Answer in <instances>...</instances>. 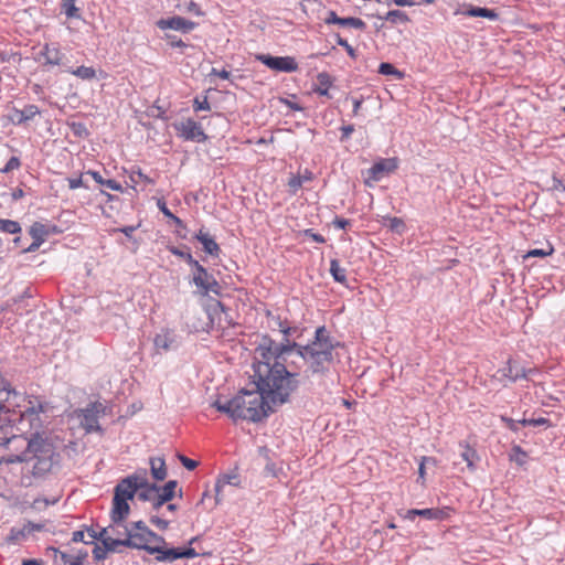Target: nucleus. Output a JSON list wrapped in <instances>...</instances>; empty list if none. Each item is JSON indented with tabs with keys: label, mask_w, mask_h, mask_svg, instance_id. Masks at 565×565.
I'll use <instances>...</instances> for the list:
<instances>
[{
	"label": "nucleus",
	"mask_w": 565,
	"mask_h": 565,
	"mask_svg": "<svg viewBox=\"0 0 565 565\" xmlns=\"http://www.w3.org/2000/svg\"><path fill=\"white\" fill-rule=\"evenodd\" d=\"M279 377L256 379V391H242L234 398L222 402L220 398L212 403L218 412L226 414L234 420L246 419L258 422L268 413L288 403L295 391L289 383L286 386L276 385Z\"/></svg>",
	"instance_id": "1"
},
{
	"label": "nucleus",
	"mask_w": 565,
	"mask_h": 565,
	"mask_svg": "<svg viewBox=\"0 0 565 565\" xmlns=\"http://www.w3.org/2000/svg\"><path fill=\"white\" fill-rule=\"evenodd\" d=\"M146 483L142 475L126 477L121 479L114 490L113 507L110 511L111 523L103 527L98 533L88 530L89 539L100 540L108 551H115L117 546H127V539L130 537L132 530L126 524L125 520L129 515V500H132L137 488Z\"/></svg>",
	"instance_id": "2"
},
{
	"label": "nucleus",
	"mask_w": 565,
	"mask_h": 565,
	"mask_svg": "<svg viewBox=\"0 0 565 565\" xmlns=\"http://www.w3.org/2000/svg\"><path fill=\"white\" fill-rule=\"evenodd\" d=\"M297 343H276L267 335H263L255 348L254 370L255 377L267 380V377H279L276 385L286 386L291 384V391L298 388L297 373L287 369L294 358V349Z\"/></svg>",
	"instance_id": "3"
},
{
	"label": "nucleus",
	"mask_w": 565,
	"mask_h": 565,
	"mask_svg": "<svg viewBox=\"0 0 565 565\" xmlns=\"http://www.w3.org/2000/svg\"><path fill=\"white\" fill-rule=\"evenodd\" d=\"M45 406L36 397H30L11 390L9 385L0 387V425L7 422L29 423L31 429L42 427L41 414Z\"/></svg>",
	"instance_id": "4"
},
{
	"label": "nucleus",
	"mask_w": 565,
	"mask_h": 565,
	"mask_svg": "<svg viewBox=\"0 0 565 565\" xmlns=\"http://www.w3.org/2000/svg\"><path fill=\"white\" fill-rule=\"evenodd\" d=\"M127 546L156 555V561L160 563H172L179 558H193L199 555L193 547H170L162 536L147 526H142V532L132 531L127 539Z\"/></svg>",
	"instance_id": "5"
},
{
	"label": "nucleus",
	"mask_w": 565,
	"mask_h": 565,
	"mask_svg": "<svg viewBox=\"0 0 565 565\" xmlns=\"http://www.w3.org/2000/svg\"><path fill=\"white\" fill-rule=\"evenodd\" d=\"M17 422H7L0 425V446H4L9 451L0 458V465L29 461L31 452L42 438L38 433L31 438L24 436L26 426L31 429L28 422L21 425L22 427L17 428V431L21 434L14 433L13 424Z\"/></svg>",
	"instance_id": "6"
},
{
	"label": "nucleus",
	"mask_w": 565,
	"mask_h": 565,
	"mask_svg": "<svg viewBox=\"0 0 565 565\" xmlns=\"http://www.w3.org/2000/svg\"><path fill=\"white\" fill-rule=\"evenodd\" d=\"M333 344L331 343L324 327L316 331V339L306 347L298 345L294 349L291 364L298 366V362L307 364L312 373L324 372L332 363Z\"/></svg>",
	"instance_id": "7"
},
{
	"label": "nucleus",
	"mask_w": 565,
	"mask_h": 565,
	"mask_svg": "<svg viewBox=\"0 0 565 565\" xmlns=\"http://www.w3.org/2000/svg\"><path fill=\"white\" fill-rule=\"evenodd\" d=\"M34 461L32 475L43 477L49 473L55 463V450L53 445L46 439L41 438L35 449L31 452L29 461Z\"/></svg>",
	"instance_id": "8"
},
{
	"label": "nucleus",
	"mask_w": 565,
	"mask_h": 565,
	"mask_svg": "<svg viewBox=\"0 0 565 565\" xmlns=\"http://www.w3.org/2000/svg\"><path fill=\"white\" fill-rule=\"evenodd\" d=\"M105 412L106 407L104 404L99 402L92 403L86 408L81 409L77 413L81 426L88 434L93 431H102L98 419L100 416L105 415Z\"/></svg>",
	"instance_id": "9"
},
{
	"label": "nucleus",
	"mask_w": 565,
	"mask_h": 565,
	"mask_svg": "<svg viewBox=\"0 0 565 565\" xmlns=\"http://www.w3.org/2000/svg\"><path fill=\"white\" fill-rule=\"evenodd\" d=\"M186 257L189 262L193 263V265L195 266L196 270L193 275V281L196 285V287L202 289L204 294H218L220 286L215 278L212 275H210L206 271V269L203 266H201L196 260H193L190 254H188Z\"/></svg>",
	"instance_id": "10"
},
{
	"label": "nucleus",
	"mask_w": 565,
	"mask_h": 565,
	"mask_svg": "<svg viewBox=\"0 0 565 565\" xmlns=\"http://www.w3.org/2000/svg\"><path fill=\"white\" fill-rule=\"evenodd\" d=\"M256 58L268 68L276 72L291 73L298 70V64L292 56H271L267 54H259Z\"/></svg>",
	"instance_id": "11"
},
{
	"label": "nucleus",
	"mask_w": 565,
	"mask_h": 565,
	"mask_svg": "<svg viewBox=\"0 0 565 565\" xmlns=\"http://www.w3.org/2000/svg\"><path fill=\"white\" fill-rule=\"evenodd\" d=\"M174 128L178 131L179 136L185 140L203 142L207 138L201 125L191 118L184 119L175 124Z\"/></svg>",
	"instance_id": "12"
},
{
	"label": "nucleus",
	"mask_w": 565,
	"mask_h": 565,
	"mask_svg": "<svg viewBox=\"0 0 565 565\" xmlns=\"http://www.w3.org/2000/svg\"><path fill=\"white\" fill-rule=\"evenodd\" d=\"M397 167L398 161L396 158L381 159L380 161L375 162L369 170V178L365 180V184L367 186H372L373 182L379 181L383 174L394 172Z\"/></svg>",
	"instance_id": "13"
},
{
	"label": "nucleus",
	"mask_w": 565,
	"mask_h": 565,
	"mask_svg": "<svg viewBox=\"0 0 565 565\" xmlns=\"http://www.w3.org/2000/svg\"><path fill=\"white\" fill-rule=\"evenodd\" d=\"M526 377V371L523 367H519L513 360H508L507 364L499 369L492 376L493 380L498 381L502 385H507V382H515L518 379Z\"/></svg>",
	"instance_id": "14"
},
{
	"label": "nucleus",
	"mask_w": 565,
	"mask_h": 565,
	"mask_svg": "<svg viewBox=\"0 0 565 565\" xmlns=\"http://www.w3.org/2000/svg\"><path fill=\"white\" fill-rule=\"evenodd\" d=\"M156 24L162 31L174 30L180 31L182 33H189L198 26V23L180 15L160 19L157 21Z\"/></svg>",
	"instance_id": "15"
},
{
	"label": "nucleus",
	"mask_w": 565,
	"mask_h": 565,
	"mask_svg": "<svg viewBox=\"0 0 565 565\" xmlns=\"http://www.w3.org/2000/svg\"><path fill=\"white\" fill-rule=\"evenodd\" d=\"M452 509L449 507L434 509H412L407 511L406 518L412 520L415 515L423 516L427 520H447L451 516Z\"/></svg>",
	"instance_id": "16"
},
{
	"label": "nucleus",
	"mask_w": 565,
	"mask_h": 565,
	"mask_svg": "<svg viewBox=\"0 0 565 565\" xmlns=\"http://www.w3.org/2000/svg\"><path fill=\"white\" fill-rule=\"evenodd\" d=\"M29 234L33 242L30 246L23 249V253H33L38 250L50 235V230L44 224L35 222L31 225Z\"/></svg>",
	"instance_id": "17"
},
{
	"label": "nucleus",
	"mask_w": 565,
	"mask_h": 565,
	"mask_svg": "<svg viewBox=\"0 0 565 565\" xmlns=\"http://www.w3.org/2000/svg\"><path fill=\"white\" fill-rule=\"evenodd\" d=\"M227 486L239 487L241 479L236 473L223 475L221 476L215 483V501L218 504L224 495L225 488Z\"/></svg>",
	"instance_id": "18"
},
{
	"label": "nucleus",
	"mask_w": 565,
	"mask_h": 565,
	"mask_svg": "<svg viewBox=\"0 0 565 565\" xmlns=\"http://www.w3.org/2000/svg\"><path fill=\"white\" fill-rule=\"evenodd\" d=\"M141 473H142V477L145 478L146 483L143 486L138 487L136 493H138V497L140 500L148 501V500H151L152 497L156 494L157 486L149 484L148 477H147V470L142 469V470L136 471L135 473L130 475L129 477H135V476L140 477Z\"/></svg>",
	"instance_id": "19"
},
{
	"label": "nucleus",
	"mask_w": 565,
	"mask_h": 565,
	"mask_svg": "<svg viewBox=\"0 0 565 565\" xmlns=\"http://www.w3.org/2000/svg\"><path fill=\"white\" fill-rule=\"evenodd\" d=\"M173 343L174 337L170 331H162L158 333L153 339L154 348L159 353L170 350Z\"/></svg>",
	"instance_id": "20"
},
{
	"label": "nucleus",
	"mask_w": 565,
	"mask_h": 565,
	"mask_svg": "<svg viewBox=\"0 0 565 565\" xmlns=\"http://www.w3.org/2000/svg\"><path fill=\"white\" fill-rule=\"evenodd\" d=\"M196 239L203 245L204 250L210 255H218L220 247L209 233L202 230L195 235Z\"/></svg>",
	"instance_id": "21"
},
{
	"label": "nucleus",
	"mask_w": 565,
	"mask_h": 565,
	"mask_svg": "<svg viewBox=\"0 0 565 565\" xmlns=\"http://www.w3.org/2000/svg\"><path fill=\"white\" fill-rule=\"evenodd\" d=\"M41 56L44 57L45 64L55 66L61 64L63 55L57 47L45 44L41 51Z\"/></svg>",
	"instance_id": "22"
},
{
	"label": "nucleus",
	"mask_w": 565,
	"mask_h": 565,
	"mask_svg": "<svg viewBox=\"0 0 565 565\" xmlns=\"http://www.w3.org/2000/svg\"><path fill=\"white\" fill-rule=\"evenodd\" d=\"M150 468L153 478L158 481H162L167 477V468L164 459L161 457L150 459Z\"/></svg>",
	"instance_id": "23"
},
{
	"label": "nucleus",
	"mask_w": 565,
	"mask_h": 565,
	"mask_svg": "<svg viewBox=\"0 0 565 565\" xmlns=\"http://www.w3.org/2000/svg\"><path fill=\"white\" fill-rule=\"evenodd\" d=\"M317 83L318 85L315 90L321 96H327L329 88L332 85L331 76L326 72H321L317 75Z\"/></svg>",
	"instance_id": "24"
},
{
	"label": "nucleus",
	"mask_w": 565,
	"mask_h": 565,
	"mask_svg": "<svg viewBox=\"0 0 565 565\" xmlns=\"http://www.w3.org/2000/svg\"><path fill=\"white\" fill-rule=\"evenodd\" d=\"M465 14L469 17H480L487 18L490 20H495L498 18V13L494 10H490L487 8L471 7L469 8Z\"/></svg>",
	"instance_id": "25"
},
{
	"label": "nucleus",
	"mask_w": 565,
	"mask_h": 565,
	"mask_svg": "<svg viewBox=\"0 0 565 565\" xmlns=\"http://www.w3.org/2000/svg\"><path fill=\"white\" fill-rule=\"evenodd\" d=\"M382 19L393 24L409 22V17L402 10H391Z\"/></svg>",
	"instance_id": "26"
},
{
	"label": "nucleus",
	"mask_w": 565,
	"mask_h": 565,
	"mask_svg": "<svg viewBox=\"0 0 565 565\" xmlns=\"http://www.w3.org/2000/svg\"><path fill=\"white\" fill-rule=\"evenodd\" d=\"M38 114H39V108L34 105H29L22 110H15L14 119L19 124H21L25 120L32 119Z\"/></svg>",
	"instance_id": "27"
},
{
	"label": "nucleus",
	"mask_w": 565,
	"mask_h": 565,
	"mask_svg": "<svg viewBox=\"0 0 565 565\" xmlns=\"http://www.w3.org/2000/svg\"><path fill=\"white\" fill-rule=\"evenodd\" d=\"M177 488V481L170 480L163 487H157L156 493L162 497L163 501H170L174 497V490Z\"/></svg>",
	"instance_id": "28"
},
{
	"label": "nucleus",
	"mask_w": 565,
	"mask_h": 565,
	"mask_svg": "<svg viewBox=\"0 0 565 565\" xmlns=\"http://www.w3.org/2000/svg\"><path fill=\"white\" fill-rule=\"evenodd\" d=\"M87 174H89L97 183L102 184V185H106L107 188H109L110 190H114V191H121V185L115 181V180H111V179H104L98 172L96 171H87Z\"/></svg>",
	"instance_id": "29"
},
{
	"label": "nucleus",
	"mask_w": 565,
	"mask_h": 565,
	"mask_svg": "<svg viewBox=\"0 0 565 565\" xmlns=\"http://www.w3.org/2000/svg\"><path fill=\"white\" fill-rule=\"evenodd\" d=\"M461 458L467 462V467L470 471L476 470V461L479 459V457L473 448L466 445L465 451L461 454Z\"/></svg>",
	"instance_id": "30"
},
{
	"label": "nucleus",
	"mask_w": 565,
	"mask_h": 565,
	"mask_svg": "<svg viewBox=\"0 0 565 565\" xmlns=\"http://www.w3.org/2000/svg\"><path fill=\"white\" fill-rule=\"evenodd\" d=\"M330 273L335 281L341 282V284L345 282V280H347L345 269L340 266V264L337 259H332L330 262Z\"/></svg>",
	"instance_id": "31"
},
{
	"label": "nucleus",
	"mask_w": 565,
	"mask_h": 565,
	"mask_svg": "<svg viewBox=\"0 0 565 565\" xmlns=\"http://www.w3.org/2000/svg\"><path fill=\"white\" fill-rule=\"evenodd\" d=\"M426 465L436 466L437 460L433 457H427V456L422 457L419 467H418V480H417L422 486H425V477H426L425 466Z\"/></svg>",
	"instance_id": "32"
},
{
	"label": "nucleus",
	"mask_w": 565,
	"mask_h": 565,
	"mask_svg": "<svg viewBox=\"0 0 565 565\" xmlns=\"http://www.w3.org/2000/svg\"><path fill=\"white\" fill-rule=\"evenodd\" d=\"M71 73L81 79H93L96 77V71L89 66H79L72 70Z\"/></svg>",
	"instance_id": "33"
},
{
	"label": "nucleus",
	"mask_w": 565,
	"mask_h": 565,
	"mask_svg": "<svg viewBox=\"0 0 565 565\" xmlns=\"http://www.w3.org/2000/svg\"><path fill=\"white\" fill-rule=\"evenodd\" d=\"M0 230L6 233L15 234L21 231V226L15 221L0 218Z\"/></svg>",
	"instance_id": "34"
},
{
	"label": "nucleus",
	"mask_w": 565,
	"mask_h": 565,
	"mask_svg": "<svg viewBox=\"0 0 565 565\" xmlns=\"http://www.w3.org/2000/svg\"><path fill=\"white\" fill-rule=\"evenodd\" d=\"M379 73L382 75H394L399 79L404 76L403 73L391 63H381L379 66Z\"/></svg>",
	"instance_id": "35"
},
{
	"label": "nucleus",
	"mask_w": 565,
	"mask_h": 565,
	"mask_svg": "<svg viewBox=\"0 0 565 565\" xmlns=\"http://www.w3.org/2000/svg\"><path fill=\"white\" fill-rule=\"evenodd\" d=\"M339 24L342 26H352L354 29L363 30L365 22L359 18H340Z\"/></svg>",
	"instance_id": "36"
},
{
	"label": "nucleus",
	"mask_w": 565,
	"mask_h": 565,
	"mask_svg": "<svg viewBox=\"0 0 565 565\" xmlns=\"http://www.w3.org/2000/svg\"><path fill=\"white\" fill-rule=\"evenodd\" d=\"M157 205H158L159 210L164 214V216L171 218L177 226H179V227L183 226V222L178 216H175L173 213H171V211L167 207L166 202L163 200H158Z\"/></svg>",
	"instance_id": "37"
},
{
	"label": "nucleus",
	"mask_w": 565,
	"mask_h": 565,
	"mask_svg": "<svg viewBox=\"0 0 565 565\" xmlns=\"http://www.w3.org/2000/svg\"><path fill=\"white\" fill-rule=\"evenodd\" d=\"M510 459L516 462L519 466H522L526 461V452L522 450L520 446H514L512 448V452L510 455Z\"/></svg>",
	"instance_id": "38"
},
{
	"label": "nucleus",
	"mask_w": 565,
	"mask_h": 565,
	"mask_svg": "<svg viewBox=\"0 0 565 565\" xmlns=\"http://www.w3.org/2000/svg\"><path fill=\"white\" fill-rule=\"evenodd\" d=\"M63 9L67 18H78V8L75 0H63Z\"/></svg>",
	"instance_id": "39"
},
{
	"label": "nucleus",
	"mask_w": 565,
	"mask_h": 565,
	"mask_svg": "<svg viewBox=\"0 0 565 565\" xmlns=\"http://www.w3.org/2000/svg\"><path fill=\"white\" fill-rule=\"evenodd\" d=\"M58 501L57 498L55 499H52V500H49V499H41V498H38L33 501L31 508L35 511H42L43 509H45L46 507H49L50 504H54Z\"/></svg>",
	"instance_id": "40"
},
{
	"label": "nucleus",
	"mask_w": 565,
	"mask_h": 565,
	"mask_svg": "<svg viewBox=\"0 0 565 565\" xmlns=\"http://www.w3.org/2000/svg\"><path fill=\"white\" fill-rule=\"evenodd\" d=\"M553 253H554V248L552 246H550L547 249L535 248V249L529 250L524 255V258H529V257H546V256H551Z\"/></svg>",
	"instance_id": "41"
},
{
	"label": "nucleus",
	"mask_w": 565,
	"mask_h": 565,
	"mask_svg": "<svg viewBox=\"0 0 565 565\" xmlns=\"http://www.w3.org/2000/svg\"><path fill=\"white\" fill-rule=\"evenodd\" d=\"M390 221V228L392 231H395V232H403L404 228H405V224L403 222V220L398 218V217H391L388 218Z\"/></svg>",
	"instance_id": "42"
},
{
	"label": "nucleus",
	"mask_w": 565,
	"mask_h": 565,
	"mask_svg": "<svg viewBox=\"0 0 565 565\" xmlns=\"http://www.w3.org/2000/svg\"><path fill=\"white\" fill-rule=\"evenodd\" d=\"M178 458L180 462L183 465V467L186 468L188 470H194L199 466L198 461L190 459L183 455H178Z\"/></svg>",
	"instance_id": "43"
},
{
	"label": "nucleus",
	"mask_w": 565,
	"mask_h": 565,
	"mask_svg": "<svg viewBox=\"0 0 565 565\" xmlns=\"http://www.w3.org/2000/svg\"><path fill=\"white\" fill-rule=\"evenodd\" d=\"M20 167V160L17 157L10 158L4 168L0 169L2 173H8L12 170H15Z\"/></svg>",
	"instance_id": "44"
},
{
	"label": "nucleus",
	"mask_w": 565,
	"mask_h": 565,
	"mask_svg": "<svg viewBox=\"0 0 565 565\" xmlns=\"http://www.w3.org/2000/svg\"><path fill=\"white\" fill-rule=\"evenodd\" d=\"M26 532L24 527L22 529H12L10 532L9 540L12 542H18L26 536Z\"/></svg>",
	"instance_id": "45"
},
{
	"label": "nucleus",
	"mask_w": 565,
	"mask_h": 565,
	"mask_svg": "<svg viewBox=\"0 0 565 565\" xmlns=\"http://www.w3.org/2000/svg\"><path fill=\"white\" fill-rule=\"evenodd\" d=\"M337 43H338L340 46L344 47V49H345V51L348 52V54H349L351 57L355 58V56H356V54H355V50H354V49H353V47L348 43V41H347V40L342 39L341 36H338V39H337Z\"/></svg>",
	"instance_id": "46"
},
{
	"label": "nucleus",
	"mask_w": 565,
	"mask_h": 565,
	"mask_svg": "<svg viewBox=\"0 0 565 565\" xmlns=\"http://www.w3.org/2000/svg\"><path fill=\"white\" fill-rule=\"evenodd\" d=\"M520 424L522 425H532V426H542V425H546L548 423V420L544 417H540V418H533V419H522L519 422Z\"/></svg>",
	"instance_id": "47"
},
{
	"label": "nucleus",
	"mask_w": 565,
	"mask_h": 565,
	"mask_svg": "<svg viewBox=\"0 0 565 565\" xmlns=\"http://www.w3.org/2000/svg\"><path fill=\"white\" fill-rule=\"evenodd\" d=\"M391 2L398 7H413L420 4L418 0H386L387 4H391Z\"/></svg>",
	"instance_id": "48"
},
{
	"label": "nucleus",
	"mask_w": 565,
	"mask_h": 565,
	"mask_svg": "<svg viewBox=\"0 0 565 565\" xmlns=\"http://www.w3.org/2000/svg\"><path fill=\"white\" fill-rule=\"evenodd\" d=\"M185 10L190 13L198 15V17L204 15V12L201 10L200 6L198 3H195L194 1H190L186 4Z\"/></svg>",
	"instance_id": "49"
},
{
	"label": "nucleus",
	"mask_w": 565,
	"mask_h": 565,
	"mask_svg": "<svg viewBox=\"0 0 565 565\" xmlns=\"http://www.w3.org/2000/svg\"><path fill=\"white\" fill-rule=\"evenodd\" d=\"M303 183V179L300 175H294L290 178L288 184L292 189V191H297Z\"/></svg>",
	"instance_id": "50"
},
{
	"label": "nucleus",
	"mask_w": 565,
	"mask_h": 565,
	"mask_svg": "<svg viewBox=\"0 0 565 565\" xmlns=\"http://www.w3.org/2000/svg\"><path fill=\"white\" fill-rule=\"evenodd\" d=\"M194 109L196 111L199 110H209L210 109V103L207 102V98L205 97L203 100H200L198 98L194 99Z\"/></svg>",
	"instance_id": "51"
},
{
	"label": "nucleus",
	"mask_w": 565,
	"mask_h": 565,
	"mask_svg": "<svg viewBox=\"0 0 565 565\" xmlns=\"http://www.w3.org/2000/svg\"><path fill=\"white\" fill-rule=\"evenodd\" d=\"M26 534H30L34 531H41L44 529V525L43 524H38V523H33V522H28L23 525Z\"/></svg>",
	"instance_id": "52"
},
{
	"label": "nucleus",
	"mask_w": 565,
	"mask_h": 565,
	"mask_svg": "<svg viewBox=\"0 0 565 565\" xmlns=\"http://www.w3.org/2000/svg\"><path fill=\"white\" fill-rule=\"evenodd\" d=\"M135 174H136L140 180H142L143 182H146V183H149V184H152V183H153V180H152L151 178H149L148 175H146L145 173H142V171H141V170H138V171H136V172H135V171L132 172V174H131V177H130V179H131V181H132V182H136L135 177H134Z\"/></svg>",
	"instance_id": "53"
},
{
	"label": "nucleus",
	"mask_w": 565,
	"mask_h": 565,
	"mask_svg": "<svg viewBox=\"0 0 565 565\" xmlns=\"http://www.w3.org/2000/svg\"><path fill=\"white\" fill-rule=\"evenodd\" d=\"M72 541H73V542H84V543H86V544H90V543H93L95 540H92V539H90L89 541H85V534H84V532H83V531H75V532L73 533Z\"/></svg>",
	"instance_id": "54"
},
{
	"label": "nucleus",
	"mask_w": 565,
	"mask_h": 565,
	"mask_svg": "<svg viewBox=\"0 0 565 565\" xmlns=\"http://www.w3.org/2000/svg\"><path fill=\"white\" fill-rule=\"evenodd\" d=\"M169 43L172 47H185L186 44L181 39H175V36L167 35Z\"/></svg>",
	"instance_id": "55"
},
{
	"label": "nucleus",
	"mask_w": 565,
	"mask_h": 565,
	"mask_svg": "<svg viewBox=\"0 0 565 565\" xmlns=\"http://www.w3.org/2000/svg\"><path fill=\"white\" fill-rule=\"evenodd\" d=\"M151 523L157 525L161 530H167L169 522L159 518H151Z\"/></svg>",
	"instance_id": "56"
},
{
	"label": "nucleus",
	"mask_w": 565,
	"mask_h": 565,
	"mask_svg": "<svg viewBox=\"0 0 565 565\" xmlns=\"http://www.w3.org/2000/svg\"><path fill=\"white\" fill-rule=\"evenodd\" d=\"M340 18L337 15L334 11H330L328 13V18L326 19V23L328 24H339Z\"/></svg>",
	"instance_id": "57"
},
{
	"label": "nucleus",
	"mask_w": 565,
	"mask_h": 565,
	"mask_svg": "<svg viewBox=\"0 0 565 565\" xmlns=\"http://www.w3.org/2000/svg\"><path fill=\"white\" fill-rule=\"evenodd\" d=\"M68 185H70V189H72V190L77 189L83 185V180L81 177L68 179Z\"/></svg>",
	"instance_id": "58"
},
{
	"label": "nucleus",
	"mask_w": 565,
	"mask_h": 565,
	"mask_svg": "<svg viewBox=\"0 0 565 565\" xmlns=\"http://www.w3.org/2000/svg\"><path fill=\"white\" fill-rule=\"evenodd\" d=\"M305 234L311 237L317 243H324V238L321 235L312 233L310 230H307Z\"/></svg>",
	"instance_id": "59"
},
{
	"label": "nucleus",
	"mask_w": 565,
	"mask_h": 565,
	"mask_svg": "<svg viewBox=\"0 0 565 565\" xmlns=\"http://www.w3.org/2000/svg\"><path fill=\"white\" fill-rule=\"evenodd\" d=\"M212 75H216L223 79H228L230 77V72L225 71V70H222V71H217L216 68H213L212 72H211Z\"/></svg>",
	"instance_id": "60"
},
{
	"label": "nucleus",
	"mask_w": 565,
	"mask_h": 565,
	"mask_svg": "<svg viewBox=\"0 0 565 565\" xmlns=\"http://www.w3.org/2000/svg\"><path fill=\"white\" fill-rule=\"evenodd\" d=\"M354 128L352 125H348V126H343L341 128V131H342V138L343 139H347L350 137V135L353 132Z\"/></svg>",
	"instance_id": "61"
},
{
	"label": "nucleus",
	"mask_w": 565,
	"mask_h": 565,
	"mask_svg": "<svg viewBox=\"0 0 565 565\" xmlns=\"http://www.w3.org/2000/svg\"><path fill=\"white\" fill-rule=\"evenodd\" d=\"M87 557V553H78L71 562V563H78V565H83L84 559Z\"/></svg>",
	"instance_id": "62"
},
{
	"label": "nucleus",
	"mask_w": 565,
	"mask_h": 565,
	"mask_svg": "<svg viewBox=\"0 0 565 565\" xmlns=\"http://www.w3.org/2000/svg\"><path fill=\"white\" fill-rule=\"evenodd\" d=\"M93 554L96 559H103L106 555V552L103 548H100L99 546H96L93 551Z\"/></svg>",
	"instance_id": "63"
},
{
	"label": "nucleus",
	"mask_w": 565,
	"mask_h": 565,
	"mask_svg": "<svg viewBox=\"0 0 565 565\" xmlns=\"http://www.w3.org/2000/svg\"><path fill=\"white\" fill-rule=\"evenodd\" d=\"M154 502H153V505L156 509L160 508L162 504H164L167 501H163L162 500V497L157 493L156 498H153Z\"/></svg>",
	"instance_id": "64"
}]
</instances>
